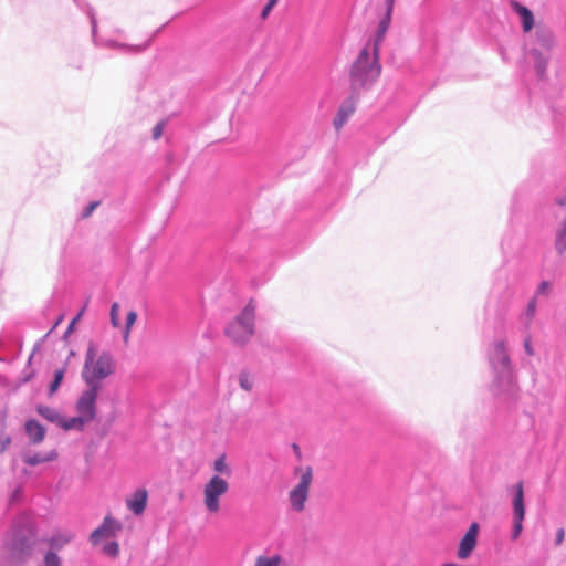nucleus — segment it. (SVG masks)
<instances>
[{"label": "nucleus", "instance_id": "obj_1", "mask_svg": "<svg viewBox=\"0 0 566 566\" xmlns=\"http://www.w3.org/2000/svg\"><path fill=\"white\" fill-rule=\"evenodd\" d=\"M396 0H385V13L381 17L371 46L363 48L350 69V84L354 87L371 84L380 74L379 49L390 27Z\"/></svg>", "mask_w": 566, "mask_h": 566}, {"label": "nucleus", "instance_id": "obj_2", "mask_svg": "<svg viewBox=\"0 0 566 566\" xmlns=\"http://www.w3.org/2000/svg\"><path fill=\"white\" fill-rule=\"evenodd\" d=\"M489 363L493 373L492 391L509 405L518 399L520 388L516 374L504 340H494L489 348Z\"/></svg>", "mask_w": 566, "mask_h": 566}, {"label": "nucleus", "instance_id": "obj_3", "mask_svg": "<svg viewBox=\"0 0 566 566\" xmlns=\"http://www.w3.org/2000/svg\"><path fill=\"white\" fill-rule=\"evenodd\" d=\"M115 371V359L109 352H102L97 355V349L91 343L86 349L85 361L82 370V378L86 386H97L102 388V380Z\"/></svg>", "mask_w": 566, "mask_h": 566}, {"label": "nucleus", "instance_id": "obj_4", "mask_svg": "<svg viewBox=\"0 0 566 566\" xmlns=\"http://www.w3.org/2000/svg\"><path fill=\"white\" fill-rule=\"evenodd\" d=\"M38 537V524L29 512L20 513L13 521L10 544L14 553L23 556L31 555Z\"/></svg>", "mask_w": 566, "mask_h": 566}, {"label": "nucleus", "instance_id": "obj_5", "mask_svg": "<svg viewBox=\"0 0 566 566\" xmlns=\"http://www.w3.org/2000/svg\"><path fill=\"white\" fill-rule=\"evenodd\" d=\"M255 310L253 300L240 311V313L227 325V337L237 345L247 344L255 332Z\"/></svg>", "mask_w": 566, "mask_h": 566}, {"label": "nucleus", "instance_id": "obj_6", "mask_svg": "<svg viewBox=\"0 0 566 566\" xmlns=\"http://www.w3.org/2000/svg\"><path fill=\"white\" fill-rule=\"evenodd\" d=\"M86 14L90 19L91 29H92V40H93V43L95 46L107 48V49H117V50H122L126 53L138 54V53L144 52L150 45L151 39L147 40L143 44L133 45V44H127V43L118 42V41L111 40V39L105 40L103 38H99L97 35V20H96L94 10L91 7H87Z\"/></svg>", "mask_w": 566, "mask_h": 566}, {"label": "nucleus", "instance_id": "obj_7", "mask_svg": "<svg viewBox=\"0 0 566 566\" xmlns=\"http://www.w3.org/2000/svg\"><path fill=\"white\" fill-rule=\"evenodd\" d=\"M228 491V481L218 474L207 481L203 486V504L209 513H217L220 510V499Z\"/></svg>", "mask_w": 566, "mask_h": 566}, {"label": "nucleus", "instance_id": "obj_8", "mask_svg": "<svg viewBox=\"0 0 566 566\" xmlns=\"http://www.w3.org/2000/svg\"><path fill=\"white\" fill-rule=\"evenodd\" d=\"M525 494L524 484L522 481L517 482L512 488V533L511 538L516 541L523 532V522L525 520Z\"/></svg>", "mask_w": 566, "mask_h": 566}, {"label": "nucleus", "instance_id": "obj_9", "mask_svg": "<svg viewBox=\"0 0 566 566\" xmlns=\"http://www.w3.org/2000/svg\"><path fill=\"white\" fill-rule=\"evenodd\" d=\"M99 391L101 387L87 386V388L82 391L75 403L76 412L90 422H93L97 415L96 402Z\"/></svg>", "mask_w": 566, "mask_h": 566}, {"label": "nucleus", "instance_id": "obj_10", "mask_svg": "<svg viewBox=\"0 0 566 566\" xmlns=\"http://www.w3.org/2000/svg\"><path fill=\"white\" fill-rule=\"evenodd\" d=\"M313 480L311 467H306L301 475L298 483L290 491V503L294 511L302 512L308 497L310 486Z\"/></svg>", "mask_w": 566, "mask_h": 566}, {"label": "nucleus", "instance_id": "obj_11", "mask_svg": "<svg viewBox=\"0 0 566 566\" xmlns=\"http://www.w3.org/2000/svg\"><path fill=\"white\" fill-rule=\"evenodd\" d=\"M369 84H367L368 86ZM365 86H357L354 87L352 85L353 93L350 96H348L346 99H344L337 111V114L333 120L334 128L338 132L349 119V117L355 113L356 111V104H357V97L355 95V91L358 88H363Z\"/></svg>", "mask_w": 566, "mask_h": 566}, {"label": "nucleus", "instance_id": "obj_12", "mask_svg": "<svg viewBox=\"0 0 566 566\" xmlns=\"http://www.w3.org/2000/svg\"><path fill=\"white\" fill-rule=\"evenodd\" d=\"M479 531L480 526L476 522H473L469 526L468 531L459 543V548L457 552L459 559L464 560L472 554L478 544Z\"/></svg>", "mask_w": 566, "mask_h": 566}, {"label": "nucleus", "instance_id": "obj_13", "mask_svg": "<svg viewBox=\"0 0 566 566\" xmlns=\"http://www.w3.org/2000/svg\"><path fill=\"white\" fill-rule=\"evenodd\" d=\"M120 527L122 525L118 521L107 515L103 520L102 524L91 533L90 542L93 545H97L102 539L115 536Z\"/></svg>", "mask_w": 566, "mask_h": 566}, {"label": "nucleus", "instance_id": "obj_14", "mask_svg": "<svg viewBox=\"0 0 566 566\" xmlns=\"http://www.w3.org/2000/svg\"><path fill=\"white\" fill-rule=\"evenodd\" d=\"M148 503V491L145 488L135 490L127 499L126 506L134 515H142Z\"/></svg>", "mask_w": 566, "mask_h": 566}, {"label": "nucleus", "instance_id": "obj_15", "mask_svg": "<svg viewBox=\"0 0 566 566\" xmlns=\"http://www.w3.org/2000/svg\"><path fill=\"white\" fill-rule=\"evenodd\" d=\"M510 6L511 9L520 17L523 31L530 32L535 23L533 12L516 0H512Z\"/></svg>", "mask_w": 566, "mask_h": 566}, {"label": "nucleus", "instance_id": "obj_16", "mask_svg": "<svg viewBox=\"0 0 566 566\" xmlns=\"http://www.w3.org/2000/svg\"><path fill=\"white\" fill-rule=\"evenodd\" d=\"M24 430L32 444L42 442L46 433L45 428L36 419L27 420L24 423Z\"/></svg>", "mask_w": 566, "mask_h": 566}, {"label": "nucleus", "instance_id": "obj_17", "mask_svg": "<svg viewBox=\"0 0 566 566\" xmlns=\"http://www.w3.org/2000/svg\"><path fill=\"white\" fill-rule=\"evenodd\" d=\"M56 457L57 452L55 450H50L48 452L24 453L22 455V460L24 463L34 467L41 463L53 461L56 459Z\"/></svg>", "mask_w": 566, "mask_h": 566}, {"label": "nucleus", "instance_id": "obj_18", "mask_svg": "<svg viewBox=\"0 0 566 566\" xmlns=\"http://www.w3.org/2000/svg\"><path fill=\"white\" fill-rule=\"evenodd\" d=\"M531 55L534 60V69L538 78H544L546 75L548 57L544 55L538 49H532Z\"/></svg>", "mask_w": 566, "mask_h": 566}, {"label": "nucleus", "instance_id": "obj_19", "mask_svg": "<svg viewBox=\"0 0 566 566\" xmlns=\"http://www.w3.org/2000/svg\"><path fill=\"white\" fill-rule=\"evenodd\" d=\"M88 423H91V422L77 413V416L71 417V418H64L62 416V420L60 421L59 427L64 429L65 431H69V430L82 431L84 429V427Z\"/></svg>", "mask_w": 566, "mask_h": 566}, {"label": "nucleus", "instance_id": "obj_20", "mask_svg": "<svg viewBox=\"0 0 566 566\" xmlns=\"http://www.w3.org/2000/svg\"><path fill=\"white\" fill-rule=\"evenodd\" d=\"M555 249L559 255L566 252V217L560 222L555 233Z\"/></svg>", "mask_w": 566, "mask_h": 566}, {"label": "nucleus", "instance_id": "obj_21", "mask_svg": "<svg viewBox=\"0 0 566 566\" xmlns=\"http://www.w3.org/2000/svg\"><path fill=\"white\" fill-rule=\"evenodd\" d=\"M36 412L44 418L45 420L50 421L51 423H54L56 426L60 424V421L62 420V415L54 408H51L49 406L39 405L36 406Z\"/></svg>", "mask_w": 566, "mask_h": 566}, {"label": "nucleus", "instance_id": "obj_22", "mask_svg": "<svg viewBox=\"0 0 566 566\" xmlns=\"http://www.w3.org/2000/svg\"><path fill=\"white\" fill-rule=\"evenodd\" d=\"M72 539V535L65 533L53 534L49 539V551H59L69 544Z\"/></svg>", "mask_w": 566, "mask_h": 566}, {"label": "nucleus", "instance_id": "obj_23", "mask_svg": "<svg viewBox=\"0 0 566 566\" xmlns=\"http://www.w3.org/2000/svg\"><path fill=\"white\" fill-rule=\"evenodd\" d=\"M238 382L241 389L251 391L254 387L255 376L250 370L243 369L239 373Z\"/></svg>", "mask_w": 566, "mask_h": 566}, {"label": "nucleus", "instance_id": "obj_24", "mask_svg": "<svg viewBox=\"0 0 566 566\" xmlns=\"http://www.w3.org/2000/svg\"><path fill=\"white\" fill-rule=\"evenodd\" d=\"M66 373V367H61L54 370L53 379L49 384V396H53L61 387Z\"/></svg>", "mask_w": 566, "mask_h": 566}, {"label": "nucleus", "instance_id": "obj_25", "mask_svg": "<svg viewBox=\"0 0 566 566\" xmlns=\"http://www.w3.org/2000/svg\"><path fill=\"white\" fill-rule=\"evenodd\" d=\"M212 469L214 472L218 473V475L219 474H226L227 476L231 475V469L227 463V459H226L224 454H221L220 457H218L214 460Z\"/></svg>", "mask_w": 566, "mask_h": 566}, {"label": "nucleus", "instance_id": "obj_26", "mask_svg": "<svg viewBox=\"0 0 566 566\" xmlns=\"http://www.w3.org/2000/svg\"><path fill=\"white\" fill-rule=\"evenodd\" d=\"M536 307H537V300L535 297H532L528 303H527V306H526V310L522 316V319L524 321V324L526 325V327L530 325V323L532 322L535 313H536Z\"/></svg>", "mask_w": 566, "mask_h": 566}, {"label": "nucleus", "instance_id": "obj_27", "mask_svg": "<svg viewBox=\"0 0 566 566\" xmlns=\"http://www.w3.org/2000/svg\"><path fill=\"white\" fill-rule=\"evenodd\" d=\"M255 566H281V557L279 555L259 556Z\"/></svg>", "mask_w": 566, "mask_h": 566}, {"label": "nucleus", "instance_id": "obj_28", "mask_svg": "<svg viewBox=\"0 0 566 566\" xmlns=\"http://www.w3.org/2000/svg\"><path fill=\"white\" fill-rule=\"evenodd\" d=\"M536 40H537V43L546 50L551 49L553 45L552 34L547 31H537Z\"/></svg>", "mask_w": 566, "mask_h": 566}, {"label": "nucleus", "instance_id": "obj_29", "mask_svg": "<svg viewBox=\"0 0 566 566\" xmlns=\"http://www.w3.org/2000/svg\"><path fill=\"white\" fill-rule=\"evenodd\" d=\"M44 566H62V559L54 551H48L43 558Z\"/></svg>", "mask_w": 566, "mask_h": 566}, {"label": "nucleus", "instance_id": "obj_30", "mask_svg": "<svg viewBox=\"0 0 566 566\" xmlns=\"http://www.w3.org/2000/svg\"><path fill=\"white\" fill-rule=\"evenodd\" d=\"M101 201L99 200H93L90 201L80 212V219H87L90 218L93 212L99 207Z\"/></svg>", "mask_w": 566, "mask_h": 566}, {"label": "nucleus", "instance_id": "obj_31", "mask_svg": "<svg viewBox=\"0 0 566 566\" xmlns=\"http://www.w3.org/2000/svg\"><path fill=\"white\" fill-rule=\"evenodd\" d=\"M137 319V313L135 311H129L126 315V324L124 331V340L127 342L130 333L132 326L135 324Z\"/></svg>", "mask_w": 566, "mask_h": 566}, {"label": "nucleus", "instance_id": "obj_32", "mask_svg": "<svg viewBox=\"0 0 566 566\" xmlns=\"http://www.w3.org/2000/svg\"><path fill=\"white\" fill-rule=\"evenodd\" d=\"M23 499H24L23 488L18 486L12 491V493L9 497V505L10 506L17 505V504L21 503L23 501Z\"/></svg>", "mask_w": 566, "mask_h": 566}, {"label": "nucleus", "instance_id": "obj_33", "mask_svg": "<svg viewBox=\"0 0 566 566\" xmlns=\"http://www.w3.org/2000/svg\"><path fill=\"white\" fill-rule=\"evenodd\" d=\"M109 318H111V324L113 325V327H118L120 325L119 304L116 302H114L111 306Z\"/></svg>", "mask_w": 566, "mask_h": 566}, {"label": "nucleus", "instance_id": "obj_34", "mask_svg": "<svg viewBox=\"0 0 566 566\" xmlns=\"http://www.w3.org/2000/svg\"><path fill=\"white\" fill-rule=\"evenodd\" d=\"M523 348L526 356L533 357L535 355V348L530 334H525L523 337Z\"/></svg>", "mask_w": 566, "mask_h": 566}, {"label": "nucleus", "instance_id": "obj_35", "mask_svg": "<svg viewBox=\"0 0 566 566\" xmlns=\"http://www.w3.org/2000/svg\"><path fill=\"white\" fill-rule=\"evenodd\" d=\"M103 552L109 556H117L119 553V545L117 542H108L103 546Z\"/></svg>", "mask_w": 566, "mask_h": 566}, {"label": "nucleus", "instance_id": "obj_36", "mask_svg": "<svg viewBox=\"0 0 566 566\" xmlns=\"http://www.w3.org/2000/svg\"><path fill=\"white\" fill-rule=\"evenodd\" d=\"M549 291H551V283L548 281H542L539 283V285L537 286L535 295L533 297H535L537 300V297H539V296L547 295L549 293Z\"/></svg>", "mask_w": 566, "mask_h": 566}, {"label": "nucleus", "instance_id": "obj_37", "mask_svg": "<svg viewBox=\"0 0 566 566\" xmlns=\"http://www.w3.org/2000/svg\"><path fill=\"white\" fill-rule=\"evenodd\" d=\"M277 2L279 0H268L266 4L262 8L261 19H266L274 9V7L277 4Z\"/></svg>", "mask_w": 566, "mask_h": 566}, {"label": "nucleus", "instance_id": "obj_38", "mask_svg": "<svg viewBox=\"0 0 566 566\" xmlns=\"http://www.w3.org/2000/svg\"><path fill=\"white\" fill-rule=\"evenodd\" d=\"M165 125H166V122L161 120V122L157 123L156 126L153 128V138L155 140H157L161 137V135L164 133Z\"/></svg>", "mask_w": 566, "mask_h": 566}, {"label": "nucleus", "instance_id": "obj_39", "mask_svg": "<svg viewBox=\"0 0 566 566\" xmlns=\"http://www.w3.org/2000/svg\"><path fill=\"white\" fill-rule=\"evenodd\" d=\"M35 375V370L34 369H31V368H25L23 371H22V375H21V378H20V382L22 384H27L29 382Z\"/></svg>", "mask_w": 566, "mask_h": 566}, {"label": "nucleus", "instance_id": "obj_40", "mask_svg": "<svg viewBox=\"0 0 566 566\" xmlns=\"http://www.w3.org/2000/svg\"><path fill=\"white\" fill-rule=\"evenodd\" d=\"M565 539V531L563 527L558 528L555 534V545L559 546Z\"/></svg>", "mask_w": 566, "mask_h": 566}, {"label": "nucleus", "instance_id": "obj_41", "mask_svg": "<svg viewBox=\"0 0 566 566\" xmlns=\"http://www.w3.org/2000/svg\"><path fill=\"white\" fill-rule=\"evenodd\" d=\"M83 313H84V308H82V310L80 311V313H78V314H77V315L72 319V322H71V324H70V326H69V328H71V327H72V326H73V325H74V324H75V323L81 318V316L83 315Z\"/></svg>", "mask_w": 566, "mask_h": 566}, {"label": "nucleus", "instance_id": "obj_42", "mask_svg": "<svg viewBox=\"0 0 566 566\" xmlns=\"http://www.w3.org/2000/svg\"><path fill=\"white\" fill-rule=\"evenodd\" d=\"M292 448H293V451L295 452V454H296L297 457H300V455H301V449H300V447H298L296 443H293V444H292Z\"/></svg>", "mask_w": 566, "mask_h": 566}, {"label": "nucleus", "instance_id": "obj_43", "mask_svg": "<svg viewBox=\"0 0 566 566\" xmlns=\"http://www.w3.org/2000/svg\"><path fill=\"white\" fill-rule=\"evenodd\" d=\"M11 442L10 438H6L3 439L2 438V444H1V448H2V451L6 449V447Z\"/></svg>", "mask_w": 566, "mask_h": 566}, {"label": "nucleus", "instance_id": "obj_44", "mask_svg": "<svg viewBox=\"0 0 566 566\" xmlns=\"http://www.w3.org/2000/svg\"><path fill=\"white\" fill-rule=\"evenodd\" d=\"M32 358H33V354H31V355L29 356V359H28V365H30V364H31V361H32Z\"/></svg>", "mask_w": 566, "mask_h": 566}, {"label": "nucleus", "instance_id": "obj_45", "mask_svg": "<svg viewBox=\"0 0 566 566\" xmlns=\"http://www.w3.org/2000/svg\"><path fill=\"white\" fill-rule=\"evenodd\" d=\"M73 1H74L76 4H78V6H80L78 0H73Z\"/></svg>", "mask_w": 566, "mask_h": 566}]
</instances>
